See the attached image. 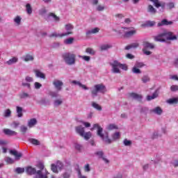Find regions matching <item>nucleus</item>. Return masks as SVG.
Segmentation results:
<instances>
[{
    "instance_id": "f257e3e1",
    "label": "nucleus",
    "mask_w": 178,
    "mask_h": 178,
    "mask_svg": "<svg viewBox=\"0 0 178 178\" xmlns=\"http://www.w3.org/2000/svg\"><path fill=\"white\" fill-rule=\"evenodd\" d=\"M177 36L172 33V32L164 31L163 33L154 36V41L159 42H166V41H176Z\"/></svg>"
},
{
    "instance_id": "f03ea898",
    "label": "nucleus",
    "mask_w": 178,
    "mask_h": 178,
    "mask_svg": "<svg viewBox=\"0 0 178 178\" xmlns=\"http://www.w3.org/2000/svg\"><path fill=\"white\" fill-rule=\"evenodd\" d=\"M95 129H97V136H99L106 144H112V140L109 138L108 132L103 134L102 131H104V129L98 124H94L93 127L91 128L90 130L91 131H94Z\"/></svg>"
},
{
    "instance_id": "7ed1b4c3",
    "label": "nucleus",
    "mask_w": 178,
    "mask_h": 178,
    "mask_svg": "<svg viewBox=\"0 0 178 178\" xmlns=\"http://www.w3.org/2000/svg\"><path fill=\"white\" fill-rule=\"evenodd\" d=\"M110 65L111 66L112 73H115V74L121 73L120 69L125 71L128 69L127 65L122 64L120 62H118V60H113L110 62Z\"/></svg>"
},
{
    "instance_id": "20e7f679",
    "label": "nucleus",
    "mask_w": 178,
    "mask_h": 178,
    "mask_svg": "<svg viewBox=\"0 0 178 178\" xmlns=\"http://www.w3.org/2000/svg\"><path fill=\"white\" fill-rule=\"evenodd\" d=\"M92 98L98 97V92L105 94L106 92V86L103 83L96 84L90 89Z\"/></svg>"
},
{
    "instance_id": "39448f33",
    "label": "nucleus",
    "mask_w": 178,
    "mask_h": 178,
    "mask_svg": "<svg viewBox=\"0 0 178 178\" xmlns=\"http://www.w3.org/2000/svg\"><path fill=\"white\" fill-rule=\"evenodd\" d=\"M63 58L64 59L66 65L72 66L76 63V54L67 52L63 54Z\"/></svg>"
},
{
    "instance_id": "423d86ee",
    "label": "nucleus",
    "mask_w": 178,
    "mask_h": 178,
    "mask_svg": "<svg viewBox=\"0 0 178 178\" xmlns=\"http://www.w3.org/2000/svg\"><path fill=\"white\" fill-rule=\"evenodd\" d=\"M38 168L40 170H38L36 172L34 178H48V175H49V173H48V171L44 168L42 163H39Z\"/></svg>"
},
{
    "instance_id": "0eeeda50",
    "label": "nucleus",
    "mask_w": 178,
    "mask_h": 178,
    "mask_svg": "<svg viewBox=\"0 0 178 178\" xmlns=\"http://www.w3.org/2000/svg\"><path fill=\"white\" fill-rule=\"evenodd\" d=\"M124 30V38H130L137 33V30L133 27H123Z\"/></svg>"
},
{
    "instance_id": "6e6552de",
    "label": "nucleus",
    "mask_w": 178,
    "mask_h": 178,
    "mask_svg": "<svg viewBox=\"0 0 178 178\" xmlns=\"http://www.w3.org/2000/svg\"><path fill=\"white\" fill-rule=\"evenodd\" d=\"M63 169V163L60 161H57L56 163H52L51 165V170L54 173H59V171Z\"/></svg>"
},
{
    "instance_id": "1a4fd4ad",
    "label": "nucleus",
    "mask_w": 178,
    "mask_h": 178,
    "mask_svg": "<svg viewBox=\"0 0 178 178\" xmlns=\"http://www.w3.org/2000/svg\"><path fill=\"white\" fill-rule=\"evenodd\" d=\"M155 48V45L152 43H149L148 42H145L143 43V52L145 55H151L152 54L151 51H148V49H154Z\"/></svg>"
},
{
    "instance_id": "9d476101",
    "label": "nucleus",
    "mask_w": 178,
    "mask_h": 178,
    "mask_svg": "<svg viewBox=\"0 0 178 178\" xmlns=\"http://www.w3.org/2000/svg\"><path fill=\"white\" fill-rule=\"evenodd\" d=\"M74 29V26L72 24H67L65 26V29L66 30L67 32L63 33V35L66 36V35H70V34H73V30Z\"/></svg>"
},
{
    "instance_id": "9b49d317",
    "label": "nucleus",
    "mask_w": 178,
    "mask_h": 178,
    "mask_svg": "<svg viewBox=\"0 0 178 178\" xmlns=\"http://www.w3.org/2000/svg\"><path fill=\"white\" fill-rule=\"evenodd\" d=\"M53 86H54L57 91H62V87H63V83L59 79H54L53 81Z\"/></svg>"
},
{
    "instance_id": "f8f14e48",
    "label": "nucleus",
    "mask_w": 178,
    "mask_h": 178,
    "mask_svg": "<svg viewBox=\"0 0 178 178\" xmlns=\"http://www.w3.org/2000/svg\"><path fill=\"white\" fill-rule=\"evenodd\" d=\"M10 155H13L15 157L16 161H19L23 155V154H22V153L18 152V151L16 149H10Z\"/></svg>"
},
{
    "instance_id": "ddd939ff",
    "label": "nucleus",
    "mask_w": 178,
    "mask_h": 178,
    "mask_svg": "<svg viewBox=\"0 0 178 178\" xmlns=\"http://www.w3.org/2000/svg\"><path fill=\"white\" fill-rule=\"evenodd\" d=\"M171 24H173V22L168 21V19H164L157 24V26L161 27L162 26H171Z\"/></svg>"
},
{
    "instance_id": "4468645a",
    "label": "nucleus",
    "mask_w": 178,
    "mask_h": 178,
    "mask_svg": "<svg viewBox=\"0 0 178 178\" xmlns=\"http://www.w3.org/2000/svg\"><path fill=\"white\" fill-rule=\"evenodd\" d=\"M151 2H153L154 6L156 8H162L163 9V8H165V3L162 2V1H159V0H150Z\"/></svg>"
},
{
    "instance_id": "2eb2a0df",
    "label": "nucleus",
    "mask_w": 178,
    "mask_h": 178,
    "mask_svg": "<svg viewBox=\"0 0 178 178\" xmlns=\"http://www.w3.org/2000/svg\"><path fill=\"white\" fill-rule=\"evenodd\" d=\"M129 95L131 98H133L134 99H136V101H138L139 102H141V101H143V95H141L132 92L130 93Z\"/></svg>"
},
{
    "instance_id": "dca6fc26",
    "label": "nucleus",
    "mask_w": 178,
    "mask_h": 178,
    "mask_svg": "<svg viewBox=\"0 0 178 178\" xmlns=\"http://www.w3.org/2000/svg\"><path fill=\"white\" fill-rule=\"evenodd\" d=\"M151 113H155L156 115H161L163 113V110L159 106L155 107L150 110Z\"/></svg>"
},
{
    "instance_id": "f3484780",
    "label": "nucleus",
    "mask_w": 178,
    "mask_h": 178,
    "mask_svg": "<svg viewBox=\"0 0 178 178\" xmlns=\"http://www.w3.org/2000/svg\"><path fill=\"white\" fill-rule=\"evenodd\" d=\"M17 62H19V58L16 56H14L9 60H7L6 64L8 65V66H11V65H15V63H17Z\"/></svg>"
},
{
    "instance_id": "a211bd4d",
    "label": "nucleus",
    "mask_w": 178,
    "mask_h": 178,
    "mask_svg": "<svg viewBox=\"0 0 178 178\" xmlns=\"http://www.w3.org/2000/svg\"><path fill=\"white\" fill-rule=\"evenodd\" d=\"M95 154H96L97 156H98L99 158H101L102 159H103V161H105L106 163H109V160L104 157V152L102 151L96 152Z\"/></svg>"
},
{
    "instance_id": "6ab92c4d",
    "label": "nucleus",
    "mask_w": 178,
    "mask_h": 178,
    "mask_svg": "<svg viewBox=\"0 0 178 178\" xmlns=\"http://www.w3.org/2000/svg\"><path fill=\"white\" fill-rule=\"evenodd\" d=\"M85 128L83 127V125H79L78 127H76V131L78 134H79V136H83V134L86 133L85 131Z\"/></svg>"
},
{
    "instance_id": "aec40b11",
    "label": "nucleus",
    "mask_w": 178,
    "mask_h": 178,
    "mask_svg": "<svg viewBox=\"0 0 178 178\" xmlns=\"http://www.w3.org/2000/svg\"><path fill=\"white\" fill-rule=\"evenodd\" d=\"M3 131L6 136H17V132L9 129H4Z\"/></svg>"
},
{
    "instance_id": "412c9836",
    "label": "nucleus",
    "mask_w": 178,
    "mask_h": 178,
    "mask_svg": "<svg viewBox=\"0 0 178 178\" xmlns=\"http://www.w3.org/2000/svg\"><path fill=\"white\" fill-rule=\"evenodd\" d=\"M22 60H24V62H33L34 60V56L31 54H26L22 57Z\"/></svg>"
},
{
    "instance_id": "4be33fe9",
    "label": "nucleus",
    "mask_w": 178,
    "mask_h": 178,
    "mask_svg": "<svg viewBox=\"0 0 178 178\" xmlns=\"http://www.w3.org/2000/svg\"><path fill=\"white\" fill-rule=\"evenodd\" d=\"M33 72L37 77L45 80V74L42 73L40 70H34Z\"/></svg>"
},
{
    "instance_id": "5701e85b",
    "label": "nucleus",
    "mask_w": 178,
    "mask_h": 178,
    "mask_svg": "<svg viewBox=\"0 0 178 178\" xmlns=\"http://www.w3.org/2000/svg\"><path fill=\"white\" fill-rule=\"evenodd\" d=\"M26 172L28 175H35L37 174V170L31 166H29L26 168Z\"/></svg>"
},
{
    "instance_id": "b1692460",
    "label": "nucleus",
    "mask_w": 178,
    "mask_h": 178,
    "mask_svg": "<svg viewBox=\"0 0 178 178\" xmlns=\"http://www.w3.org/2000/svg\"><path fill=\"white\" fill-rule=\"evenodd\" d=\"M72 84H75V86H79L81 87V88H83V90H88V87H87L86 85H83L79 81H72L71 82Z\"/></svg>"
},
{
    "instance_id": "393cba45",
    "label": "nucleus",
    "mask_w": 178,
    "mask_h": 178,
    "mask_svg": "<svg viewBox=\"0 0 178 178\" xmlns=\"http://www.w3.org/2000/svg\"><path fill=\"white\" fill-rule=\"evenodd\" d=\"M156 22L154 21H147L145 23L142 24V27H154L155 26Z\"/></svg>"
},
{
    "instance_id": "a878e982",
    "label": "nucleus",
    "mask_w": 178,
    "mask_h": 178,
    "mask_svg": "<svg viewBox=\"0 0 178 178\" xmlns=\"http://www.w3.org/2000/svg\"><path fill=\"white\" fill-rule=\"evenodd\" d=\"M37 119L35 118H31L28 122V127L31 129V127H34L35 124H37Z\"/></svg>"
},
{
    "instance_id": "bb28decb",
    "label": "nucleus",
    "mask_w": 178,
    "mask_h": 178,
    "mask_svg": "<svg viewBox=\"0 0 178 178\" xmlns=\"http://www.w3.org/2000/svg\"><path fill=\"white\" fill-rule=\"evenodd\" d=\"M97 33H99V29L94 28L93 29L87 31L86 35H91V34H97Z\"/></svg>"
},
{
    "instance_id": "cd10ccee",
    "label": "nucleus",
    "mask_w": 178,
    "mask_h": 178,
    "mask_svg": "<svg viewBox=\"0 0 178 178\" xmlns=\"http://www.w3.org/2000/svg\"><path fill=\"white\" fill-rule=\"evenodd\" d=\"M13 22L15 24V26H20L22 24V17L17 15L14 18Z\"/></svg>"
},
{
    "instance_id": "c85d7f7f",
    "label": "nucleus",
    "mask_w": 178,
    "mask_h": 178,
    "mask_svg": "<svg viewBox=\"0 0 178 178\" xmlns=\"http://www.w3.org/2000/svg\"><path fill=\"white\" fill-rule=\"evenodd\" d=\"M147 12L151 15H155V13H156V9H155L152 5H149L147 6Z\"/></svg>"
},
{
    "instance_id": "c756f323",
    "label": "nucleus",
    "mask_w": 178,
    "mask_h": 178,
    "mask_svg": "<svg viewBox=\"0 0 178 178\" xmlns=\"http://www.w3.org/2000/svg\"><path fill=\"white\" fill-rule=\"evenodd\" d=\"M17 118H22L23 117V108L17 106L16 107Z\"/></svg>"
},
{
    "instance_id": "7c9ffc66",
    "label": "nucleus",
    "mask_w": 178,
    "mask_h": 178,
    "mask_svg": "<svg viewBox=\"0 0 178 178\" xmlns=\"http://www.w3.org/2000/svg\"><path fill=\"white\" fill-rule=\"evenodd\" d=\"M63 104V99H56L54 101V106H60V105H62Z\"/></svg>"
},
{
    "instance_id": "2f4dec72",
    "label": "nucleus",
    "mask_w": 178,
    "mask_h": 178,
    "mask_svg": "<svg viewBox=\"0 0 178 178\" xmlns=\"http://www.w3.org/2000/svg\"><path fill=\"white\" fill-rule=\"evenodd\" d=\"M155 98H158V91H155L152 95H148L147 97V101H151V99H155Z\"/></svg>"
},
{
    "instance_id": "473e14b6",
    "label": "nucleus",
    "mask_w": 178,
    "mask_h": 178,
    "mask_svg": "<svg viewBox=\"0 0 178 178\" xmlns=\"http://www.w3.org/2000/svg\"><path fill=\"white\" fill-rule=\"evenodd\" d=\"M167 103L170 104V105H173L175 104H177L178 103V97H174V98L169 99L168 100H167Z\"/></svg>"
},
{
    "instance_id": "72a5a7b5",
    "label": "nucleus",
    "mask_w": 178,
    "mask_h": 178,
    "mask_svg": "<svg viewBox=\"0 0 178 178\" xmlns=\"http://www.w3.org/2000/svg\"><path fill=\"white\" fill-rule=\"evenodd\" d=\"M86 54H88L89 55H91L92 56H94V55H95V50H94L91 47H88L86 49Z\"/></svg>"
},
{
    "instance_id": "f704fd0d",
    "label": "nucleus",
    "mask_w": 178,
    "mask_h": 178,
    "mask_svg": "<svg viewBox=\"0 0 178 178\" xmlns=\"http://www.w3.org/2000/svg\"><path fill=\"white\" fill-rule=\"evenodd\" d=\"M3 116L4 118H10V116H12V111H10V109H6L3 113Z\"/></svg>"
},
{
    "instance_id": "c9c22d12",
    "label": "nucleus",
    "mask_w": 178,
    "mask_h": 178,
    "mask_svg": "<svg viewBox=\"0 0 178 178\" xmlns=\"http://www.w3.org/2000/svg\"><path fill=\"white\" fill-rule=\"evenodd\" d=\"M26 10L28 15H31V13H33V8H31V5L30 3H26Z\"/></svg>"
},
{
    "instance_id": "e433bc0d",
    "label": "nucleus",
    "mask_w": 178,
    "mask_h": 178,
    "mask_svg": "<svg viewBox=\"0 0 178 178\" xmlns=\"http://www.w3.org/2000/svg\"><path fill=\"white\" fill-rule=\"evenodd\" d=\"M72 176V172L70 170L65 171L62 174L63 178H70Z\"/></svg>"
},
{
    "instance_id": "4c0bfd02",
    "label": "nucleus",
    "mask_w": 178,
    "mask_h": 178,
    "mask_svg": "<svg viewBox=\"0 0 178 178\" xmlns=\"http://www.w3.org/2000/svg\"><path fill=\"white\" fill-rule=\"evenodd\" d=\"M29 141L31 144H33V145H40L41 144L38 140L34 138H29Z\"/></svg>"
},
{
    "instance_id": "58836bf2",
    "label": "nucleus",
    "mask_w": 178,
    "mask_h": 178,
    "mask_svg": "<svg viewBox=\"0 0 178 178\" xmlns=\"http://www.w3.org/2000/svg\"><path fill=\"white\" fill-rule=\"evenodd\" d=\"M138 47V43H132L131 44H129L125 47L126 50L131 49V48H137Z\"/></svg>"
},
{
    "instance_id": "ea45409f",
    "label": "nucleus",
    "mask_w": 178,
    "mask_h": 178,
    "mask_svg": "<svg viewBox=\"0 0 178 178\" xmlns=\"http://www.w3.org/2000/svg\"><path fill=\"white\" fill-rule=\"evenodd\" d=\"M132 72L134 73V74H141V70L140 68H138L137 67H135V65L132 68Z\"/></svg>"
},
{
    "instance_id": "a19ab883",
    "label": "nucleus",
    "mask_w": 178,
    "mask_h": 178,
    "mask_svg": "<svg viewBox=\"0 0 178 178\" xmlns=\"http://www.w3.org/2000/svg\"><path fill=\"white\" fill-rule=\"evenodd\" d=\"M49 37L50 38H52V37H60V38H62V37H65V35H63V33H58L56 32H54L50 35H49Z\"/></svg>"
},
{
    "instance_id": "79ce46f5",
    "label": "nucleus",
    "mask_w": 178,
    "mask_h": 178,
    "mask_svg": "<svg viewBox=\"0 0 178 178\" xmlns=\"http://www.w3.org/2000/svg\"><path fill=\"white\" fill-rule=\"evenodd\" d=\"M118 125L115 124H110L107 127V130H118Z\"/></svg>"
},
{
    "instance_id": "37998d69",
    "label": "nucleus",
    "mask_w": 178,
    "mask_h": 178,
    "mask_svg": "<svg viewBox=\"0 0 178 178\" xmlns=\"http://www.w3.org/2000/svg\"><path fill=\"white\" fill-rule=\"evenodd\" d=\"M73 41H74V38H70L64 40V43L66 44V45H70L73 44Z\"/></svg>"
},
{
    "instance_id": "c03bdc74",
    "label": "nucleus",
    "mask_w": 178,
    "mask_h": 178,
    "mask_svg": "<svg viewBox=\"0 0 178 178\" xmlns=\"http://www.w3.org/2000/svg\"><path fill=\"white\" fill-rule=\"evenodd\" d=\"M81 137H83V138H85L86 140H90V138H91V133L90 131L85 132Z\"/></svg>"
},
{
    "instance_id": "a18cd8bd",
    "label": "nucleus",
    "mask_w": 178,
    "mask_h": 178,
    "mask_svg": "<svg viewBox=\"0 0 178 178\" xmlns=\"http://www.w3.org/2000/svg\"><path fill=\"white\" fill-rule=\"evenodd\" d=\"M112 138L114 140H119L120 138V133L115 132L112 135Z\"/></svg>"
},
{
    "instance_id": "49530a36",
    "label": "nucleus",
    "mask_w": 178,
    "mask_h": 178,
    "mask_svg": "<svg viewBox=\"0 0 178 178\" xmlns=\"http://www.w3.org/2000/svg\"><path fill=\"white\" fill-rule=\"evenodd\" d=\"M19 98H21V99H24L25 98H30V95H29V93L27 92H23L19 95Z\"/></svg>"
},
{
    "instance_id": "de8ad7c7",
    "label": "nucleus",
    "mask_w": 178,
    "mask_h": 178,
    "mask_svg": "<svg viewBox=\"0 0 178 178\" xmlns=\"http://www.w3.org/2000/svg\"><path fill=\"white\" fill-rule=\"evenodd\" d=\"M92 106L95 108V109H97V111H102V107L101 106L95 102L92 103Z\"/></svg>"
},
{
    "instance_id": "09e8293b",
    "label": "nucleus",
    "mask_w": 178,
    "mask_h": 178,
    "mask_svg": "<svg viewBox=\"0 0 178 178\" xmlns=\"http://www.w3.org/2000/svg\"><path fill=\"white\" fill-rule=\"evenodd\" d=\"M45 13H47V8H45V7H43L38 10V14L40 16H44Z\"/></svg>"
},
{
    "instance_id": "8fccbe9b",
    "label": "nucleus",
    "mask_w": 178,
    "mask_h": 178,
    "mask_svg": "<svg viewBox=\"0 0 178 178\" xmlns=\"http://www.w3.org/2000/svg\"><path fill=\"white\" fill-rule=\"evenodd\" d=\"M49 95L52 98H58L59 97V94H58V92L51 91L49 93Z\"/></svg>"
},
{
    "instance_id": "3c124183",
    "label": "nucleus",
    "mask_w": 178,
    "mask_h": 178,
    "mask_svg": "<svg viewBox=\"0 0 178 178\" xmlns=\"http://www.w3.org/2000/svg\"><path fill=\"white\" fill-rule=\"evenodd\" d=\"M27 130H29V128H27V127L24 125H22L20 127V131L23 133V134H26V133L27 132Z\"/></svg>"
},
{
    "instance_id": "603ef678",
    "label": "nucleus",
    "mask_w": 178,
    "mask_h": 178,
    "mask_svg": "<svg viewBox=\"0 0 178 178\" xmlns=\"http://www.w3.org/2000/svg\"><path fill=\"white\" fill-rule=\"evenodd\" d=\"M15 172L18 173V175H20L22 173H24V168L18 167L15 169Z\"/></svg>"
},
{
    "instance_id": "864d4df0",
    "label": "nucleus",
    "mask_w": 178,
    "mask_h": 178,
    "mask_svg": "<svg viewBox=\"0 0 178 178\" xmlns=\"http://www.w3.org/2000/svg\"><path fill=\"white\" fill-rule=\"evenodd\" d=\"M134 66L138 67V69H141V67H144L145 65L143 63L136 62Z\"/></svg>"
},
{
    "instance_id": "5fc2aeb1",
    "label": "nucleus",
    "mask_w": 178,
    "mask_h": 178,
    "mask_svg": "<svg viewBox=\"0 0 178 178\" xmlns=\"http://www.w3.org/2000/svg\"><path fill=\"white\" fill-rule=\"evenodd\" d=\"M79 58H81L83 60H86V62H90L91 57L88 56H79Z\"/></svg>"
},
{
    "instance_id": "6e6d98bb",
    "label": "nucleus",
    "mask_w": 178,
    "mask_h": 178,
    "mask_svg": "<svg viewBox=\"0 0 178 178\" xmlns=\"http://www.w3.org/2000/svg\"><path fill=\"white\" fill-rule=\"evenodd\" d=\"M111 48V45L109 44H102L100 47L101 51H106V49H109Z\"/></svg>"
},
{
    "instance_id": "4d7b16f0",
    "label": "nucleus",
    "mask_w": 178,
    "mask_h": 178,
    "mask_svg": "<svg viewBox=\"0 0 178 178\" xmlns=\"http://www.w3.org/2000/svg\"><path fill=\"white\" fill-rule=\"evenodd\" d=\"M123 143H124V145H125V147H130V145H131V140L124 139L123 141Z\"/></svg>"
},
{
    "instance_id": "13d9d810",
    "label": "nucleus",
    "mask_w": 178,
    "mask_h": 178,
    "mask_svg": "<svg viewBox=\"0 0 178 178\" xmlns=\"http://www.w3.org/2000/svg\"><path fill=\"white\" fill-rule=\"evenodd\" d=\"M142 81L143 83H148V81H149V76H148L147 75H144L142 77Z\"/></svg>"
},
{
    "instance_id": "bf43d9fd",
    "label": "nucleus",
    "mask_w": 178,
    "mask_h": 178,
    "mask_svg": "<svg viewBox=\"0 0 178 178\" xmlns=\"http://www.w3.org/2000/svg\"><path fill=\"white\" fill-rule=\"evenodd\" d=\"M104 10H105V6L102 5H98L96 8V10H97L98 12H102Z\"/></svg>"
},
{
    "instance_id": "052dcab7",
    "label": "nucleus",
    "mask_w": 178,
    "mask_h": 178,
    "mask_svg": "<svg viewBox=\"0 0 178 178\" xmlns=\"http://www.w3.org/2000/svg\"><path fill=\"white\" fill-rule=\"evenodd\" d=\"M5 161L9 163V164H12L15 162V161L13 160V159L10 158V157H6L5 158Z\"/></svg>"
},
{
    "instance_id": "680f3d73",
    "label": "nucleus",
    "mask_w": 178,
    "mask_h": 178,
    "mask_svg": "<svg viewBox=\"0 0 178 178\" xmlns=\"http://www.w3.org/2000/svg\"><path fill=\"white\" fill-rule=\"evenodd\" d=\"M74 147L75 149H76L77 151H81V149H83V146L79 143L75 144Z\"/></svg>"
},
{
    "instance_id": "e2e57ef3",
    "label": "nucleus",
    "mask_w": 178,
    "mask_h": 178,
    "mask_svg": "<svg viewBox=\"0 0 178 178\" xmlns=\"http://www.w3.org/2000/svg\"><path fill=\"white\" fill-rule=\"evenodd\" d=\"M25 81H26L27 83H33L34 81V79H33V77L27 76L25 78Z\"/></svg>"
},
{
    "instance_id": "0e129e2a",
    "label": "nucleus",
    "mask_w": 178,
    "mask_h": 178,
    "mask_svg": "<svg viewBox=\"0 0 178 178\" xmlns=\"http://www.w3.org/2000/svg\"><path fill=\"white\" fill-rule=\"evenodd\" d=\"M12 126L16 129L20 126V122L19 121H14L12 124Z\"/></svg>"
},
{
    "instance_id": "69168bd1",
    "label": "nucleus",
    "mask_w": 178,
    "mask_h": 178,
    "mask_svg": "<svg viewBox=\"0 0 178 178\" xmlns=\"http://www.w3.org/2000/svg\"><path fill=\"white\" fill-rule=\"evenodd\" d=\"M34 86L36 90H40V88L42 87V84L38 82H35Z\"/></svg>"
},
{
    "instance_id": "338daca9",
    "label": "nucleus",
    "mask_w": 178,
    "mask_h": 178,
    "mask_svg": "<svg viewBox=\"0 0 178 178\" xmlns=\"http://www.w3.org/2000/svg\"><path fill=\"white\" fill-rule=\"evenodd\" d=\"M22 87H27V88H29V90H30V88H31V85L29 83L22 82Z\"/></svg>"
},
{
    "instance_id": "774afa93",
    "label": "nucleus",
    "mask_w": 178,
    "mask_h": 178,
    "mask_svg": "<svg viewBox=\"0 0 178 178\" xmlns=\"http://www.w3.org/2000/svg\"><path fill=\"white\" fill-rule=\"evenodd\" d=\"M170 90H171V91H172L173 92H175V91H178V86H177V85H172V86H171Z\"/></svg>"
}]
</instances>
